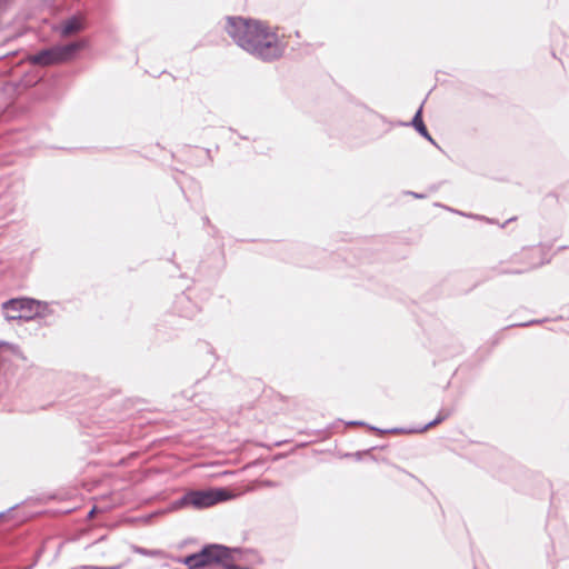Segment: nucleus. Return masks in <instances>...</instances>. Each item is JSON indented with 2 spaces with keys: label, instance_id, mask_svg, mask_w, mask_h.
<instances>
[{
  "label": "nucleus",
  "instance_id": "7",
  "mask_svg": "<svg viewBox=\"0 0 569 569\" xmlns=\"http://www.w3.org/2000/svg\"><path fill=\"white\" fill-rule=\"evenodd\" d=\"M83 28L84 26L81 18H79L78 16H72L71 18L63 21L58 30L61 37H69L73 33L83 30Z\"/></svg>",
  "mask_w": 569,
  "mask_h": 569
},
{
  "label": "nucleus",
  "instance_id": "11",
  "mask_svg": "<svg viewBox=\"0 0 569 569\" xmlns=\"http://www.w3.org/2000/svg\"><path fill=\"white\" fill-rule=\"evenodd\" d=\"M223 565V569H240L239 566H236V565H232V563H227V561Z\"/></svg>",
  "mask_w": 569,
  "mask_h": 569
},
{
  "label": "nucleus",
  "instance_id": "15",
  "mask_svg": "<svg viewBox=\"0 0 569 569\" xmlns=\"http://www.w3.org/2000/svg\"><path fill=\"white\" fill-rule=\"evenodd\" d=\"M371 429L375 430V431L385 432L383 430H380V429H378L376 427H371Z\"/></svg>",
  "mask_w": 569,
  "mask_h": 569
},
{
  "label": "nucleus",
  "instance_id": "17",
  "mask_svg": "<svg viewBox=\"0 0 569 569\" xmlns=\"http://www.w3.org/2000/svg\"><path fill=\"white\" fill-rule=\"evenodd\" d=\"M184 300H187V298L186 297H181L180 298V303H182Z\"/></svg>",
  "mask_w": 569,
  "mask_h": 569
},
{
  "label": "nucleus",
  "instance_id": "10",
  "mask_svg": "<svg viewBox=\"0 0 569 569\" xmlns=\"http://www.w3.org/2000/svg\"><path fill=\"white\" fill-rule=\"evenodd\" d=\"M136 552H138L140 555H143V556H149V557H153V556H157L159 553L158 550H148V549H144V548H136Z\"/></svg>",
  "mask_w": 569,
  "mask_h": 569
},
{
  "label": "nucleus",
  "instance_id": "5",
  "mask_svg": "<svg viewBox=\"0 0 569 569\" xmlns=\"http://www.w3.org/2000/svg\"><path fill=\"white\" fill-rule=\"evenodd\" d=\"M228 499L224 489L194 490L186 493L180 500V506H192L196 509L209 508L220 501Z\"/></svg>",
  "mask_w": 569,
  "mask_h": 569
},
{
  "label": "nucleus",
  "instance_id": "6",
  "mask_svg": "<svg viewBox=\"0 0 569 569\" xmlns=\"http://www.w3.org/2000/svg\"><path fill=\"white\" fill-rule=\"evenodd\" d=\"M38 307L39 302L33 299H11L2 303V309L10 320L31 319Z\"/></svg>",
  "mask_w": 569,
  "mask_h": 569
},
{
  "label": "nucleus",
  "instance_id": "3",
  "mask_svg": "<svg viewBox=\"0 0 569 569\" xmlns=\"http://www.w3.org/2000/svg\"><path fill=\"white\" fill-rule=\"evenodd\" d=\"M86 44L87 42L82 40L63 46H54L29 56L28 60L31 64L41 67L59 64L71 60L79 50L86 47Z\"/></svg>",
  "mask_w": 569,
  "mask_h": 569
},
{
  "label": "nucleus",
  "instance_id": "14",
  "mask_svg": "<svg viewBox=\"0 0 569 569\" xmlns=\"http://www.w3.org/2000/svg\"><path fill=\"white\" fill-rule=\"evenodd\" d=\"M537 321H529V322H525V323H521L520 326H529V325H532V323H536Z\"/></svg>",
  "mask_w": 569,
  "mask_h": 569
},
{
  "label": "nucleus",
  "instance_id": "16",
  "mask_svg": "<svg viewBox=\"0 0 569 569\" xmlns=\"http://www.w3.org/2000/svg\"><path fill=\"white\" fill-rule=\"evenodd\" d=\"M93 512H94V508L91 509V511L89 512V517H92L93 516Z\"/></svg>",
  "mask_w": 569,
  "mask_h": 569
},
{
  "label": "nucleus",
  "instance_id": "12",
  "mask_svg": "<svg viewBox=\"0 0 569 569\" xmlns=\"http://www.w3.org/2000/svg\"><path fill=\"white\" fill-rule=\"evenodd\" d=\"M349 426H363L365 423L362 421H350L348 422Z\"/></svg>",
  "mask_w": 569,
  "mask_h": 569
},
{
  "label": "nucleus",
  "instance_id": "8",
  "mask_svg": "<svg viewBox=\"0 0 569 569\" xmlns=\"http://www.w3.org/2000/svg\"><path fill=\"white\" fill-rule=\"evenodd\" d=\"M411 124L415 127V129L423 137L426 138L428 141H430L432 144H436L435 140L432 139V137L429 134L423 121H422V118H421V108L416 112L412 121H411Z\"/></svg>",
  "mask_w": 569,
  "mask_h": 569
},
{
  "label": "nucleus",
  "instance_id": "1",
  "mask_svg": "<svg viewBox=\"0 0 569 569\" xmlns=\"http://www.w3.org/2000/svg\"><path fill=\"white\" fill-rule=\"evenodd\" d=\"M226 31L237 46L264 62L281 58L286 49L278 34L259 20L229 17Z\"/></svg>",
  "mask_w": 569,
  "mask_h": 569
},
{
  "label": "nucleus",
  "instance_id": "4",
  "mask_svg": "<svg viewBox=\"0 0 569 569\" xmlns=\"http://www.w3.org/2000/svg\"><path fill=\"white\" fill-rule=\"evenodd\" d=\"M231 559L230 549L221 545H210L204 547L200 552L190 555L186 558L184 563L190 569H198L211 563H224Z\"/></svg>",
  "mask_w": 569,
  "mask_h": 569
},
{
  "label": "nucleus",
  "instance_id": "2",
  "mask_svg": "<svg viewBox=\"0 0 569 569\" xmlns=\"http://www.w3.org/2000/svg\"><path fill=\"white\" fill-rule=\"evenodd\" d=\"M226 31L237 46L264 62L281 58L286 49L278 34L259 20L229 17Z\"/></svg>",
  "mask_w": 569,
  "mask_h": 569
},
{
  "label": "nucleus",
  "instance_id": "13",
  "mask_svg": "<svg viewBox=\"0 0 569 569\" xmlns=\"http://www.w3.org/2000/svg\"><path fill=\"white\" fill-rule=\"evenodd\" d=\"M411 194H412L413 197H416V198H423V196H422V194H419V193H416V192H411Z\"/></svg>",
  "mask_w": 569,
  "mask_h": 569
},
{
  "label": "nucleus",
  "instance_id": "9",
  "mask_svg": "<svg viewBox=\"0 0 569 569\" xmlns=\"http://www.w3.org/2000/svg\"><path fill=\"white\" fill-rule=\"evenodd\" d=\"M450 416H451V410H449V409H441L433 420L428 422L426 426H423V427H421L419 429H416L415 431H417V432H425L429 428L435 427V426L441 423L442 421H445Z\"/></svg>",
  "mask_w": 569,
  "mask_h": 569
},
{
  "label": "nucleus",
  "instance_id": "18",
  "mask_svg": "<svg viewBox=\"0 0 569 569\" xmlns=\"http://www.w3.org/2000/svg\"><path fill=\"white\" fill-rule=\"evenodd\" d=\"M240 569H249V568H242V567H240Z\"/></svg>",
  "mask_w": 569,
  "mask_h": 569
}]
</instances>
